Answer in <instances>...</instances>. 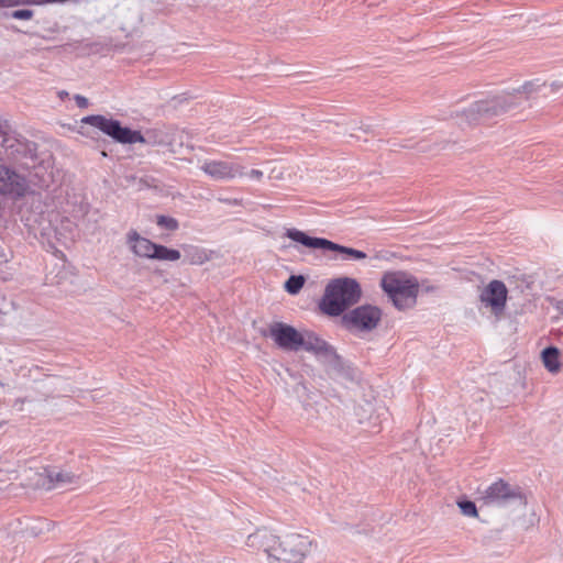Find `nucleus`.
Instances as JSON below:
<instances>
[{
	"label": "nucleus",
	"instance_id": "obj_1",
	"mask_svg": "<svg viewBox=\"0 0 563 563\" xmlns=\"http://www.w3.org/2000/svg\"><path fill=\"white\" fill-rule=\"evenodd\" d=\"M560 88L561 85L555 81L548 84L536 78L526 81L511 92L505 91L473 102L467 109L457 113L455 120L462 129L477 125L518 108L521 104L522 95L526 100H537L548 98Z\"/></svg>",
	"mask_w": 563,
	"mask_h": 563
},
{
	"label": "nucleus",
	"instance_id": "obj_2",
	"mask_svg": "<svg viewBox=\"0 0 563 563\" xmlns=\"http://www.w3.org/2000/svg\"><path fill=\"white\" fill-rule=\"evenodd\" d=\"M81 122L100 130L121 144L144 143L148 145H163L166 143L164 134L161 131L152 130L142 134L140 131L122 126L119 120L106 118L101 114L87 115L81 119Z\"/></svg>",
	"mask_w": 563,
	"mask_h": 563
},
{
	"label": "nucleus",
	"instance_id": "obj_3",
	"mask_svg": "<svg viewBox=\"0 0 563 563\" xmlns=\"http://www.w3.org/2000/svg\"><path fill=\"white\" fill-rule=\"evenodd\" d=\"M362 289L358 282L350 277L331 280L324 290L320 309L328 316H341L347 308L358 302Z\"/></svg>",
	"mask_w": 563,
	"mask_h": 563
},
{
	"label": "nucleus",
	"instance_id": "obj_4",
	"mask_svg": "<svg viewBox=\"0 0 563 563\" xmlns=\"http://www.w3.org/2000/svg\"><path fill=\"white\" fill-rule=\"evenodd\" d=\"M380 287L398 310L412 308L417 302L419 285L416 279L407 278L401 272L385 273Z\"/></svg>",
	"mask_w": 563,
	"mask_h": 563
},
{
	"label": "nucleus",
	"instance_id": "obj_5",
	"mask_svg": "<svg viewBox=\"0 0 563 563\" xmlns=\"http://www.w3.org/2000/svg\"><path fill=\"white\" fill-rule=\"evenodd\" d=\"M479 500L485 506L506 508L527 505L526 496L518 485H511L499 478L483 490H478Z\"/></svg>",
	"mask_w": 563,
	"mask_h": 563
},
{
	"label": "nucleus",
	"instance_id": "obj_6",
	"mask_svg": "<svg viewBox=\"0 0 563 563\" xmlns=\"http://www.w3.org/2000/svg\"><path fill=\"white\" fill-rule=\"evenodd\" d=\"M310 545L309 539L301 534L291 533L282 539L277 537L267 558L268 563H302Z\"/></svg>",
	"mask_w": 563,
	"mask_h": 563
},
{
	"label": "nucleus",
	"instance_id": "obj_7",
	"mask_svg": "<svg viewBox=\"0 0 563 563\" xmlns=\"http://www.w3.org/2000/svg\"><path fill=\"white\" fill-rule=\"evenodd\" d=\"M285 235L308 249L333 251L343 254L344 260L362 261L367 258V254L363 251L334 243L324 238L309 236L295 228L287 229Z\"/></svg>",
	"mask_w": 563,
	"mask_h": 563
},
{
	"label": "nucleus",
	"instance_id": "obj_8",
	"mask_svg": "<svg viewBox=\"0 0 563 563\" xmlns=\"http://www.w3.org/2000/svg\"><path fill=\"white\" fill-rule=\"evenodd\" d=\"M382 310L372 305L358 306L342 316V324L349 331L371 332L382 320Z\"/></svg>",
	"mask_w": 563,
	"mask_h": 563
},
{
	"label": "nucleus",
	"instance_id": "obj_9",
	"mask_svg": "<svg viewBox=\"0 0 563 563\" xmlns=\"http://www.w3.org/2000/svg\"><path fill=\"white\" fill-rule=\"evenodd\" d=\"M263 334L269 336L284 351L297 352L301 350L303 343L302 332L284 322L271 323L268 332Z\"/></svg>",
	"mask_w": 563,
	"mask_h": 563
},
{
	"label": "nucleus",
	"instance_id": "obj_10",
	"mask_svg": "<svg viewBox=\"0 0 563 563\" xmlns=\"http://www.w3.org/2000/svg\"><path fill=\"white\" fill-rule=\"evenodd\" d=\"M508 298V289L504 282L494 279L490 280L481 291L479 301L486 308L490 309V312L500 319L505 312L506 303Z\"/></svg>",
	"mask_w": 563,
	"mask_h": 563
},
{
	"label": "nucleus",
	"instance_id": "obj_11",
	"mask_svg": "<svg viewBox=\"0 0 563 563\" xmlns=\"http://www.w3.org/2000/svg\"><path fill=\"white\" fill-rule=\"evenodd\" d=\"M200 168L213 180H231L244 176V167L229 161L207 159Z\"/></svg>",
	"mask_w": 563,
	"mask_h": 563
},
{
	"label": "nucleus",
	"instance_id": "obj_12",
	"mask_svg": "<svg viewBox=\"0 0 563 563\" xmlns=\"http://www.w3.org/2000/svg\"><path fill=\"white\" fill-rule=\"evenodd\" d=\"M26 179L5 166H0V192L14 198L25 196L27 191Z\"/></svg>",
	"mask_w": 563,
	"mask_h": 563
},
{
	"label": "nucleus",
	"instance_id": "obj_13",
	"mask_svg": "<svg viewBox=\"0 0 563 563\" xmlns=\"http://www.w3.org/2000/svg\"><path fill=\"white\" fill-rule=\"evenodd\" d=\"M323 364L327 366L328 373L333 378L347 382H353L356 378L355 368H353L350 363L345 362L336 351L325 358Z\"/></svg>",
	"mask_w": 563,
	"mask_h": 563
},
{
	"label": "nucleus",
	"instance_id": "obj_14",
	"mask_svg": "<svg viewBox=\"0 0 563 563\" xmlns=\"http://www.w3.org/2000/svg\"><path fill=\"white\" fill-rule=\"evenodd\" d=\"M302 341L301 350L313 353L317 357L321 358L322 362L335 351L332 345L312 331H303Z\"/></svg>",
	"mask_w": 563,
	"mask_h": 563
},
{
	"label": "nucleus",
	"instance_id": "obj_15",
	"mask_svg": "<svg viewBox=\"0 0 563 563\" xmlns=\"http://www.w3.org/2000/svg\"><path fill=\"white\" fill-rule=\"evenodd\" d=\"M126 243L135 256L153 258L152 252H154L156 243L147 238L141 236L136 230H130L128 232Z\"/></svg>",
	"mask_w": 563,
	"mask_h": 563
},
{
	"label": "nucleus",
	"instance_id": "obj_16",
	"mask_svg": "<svg viewBox=\"0 0 563 563\" xmlns=\"http://www.w3.org/2000/svg\"><path fill=\"white\" fill-rule=\"evenodd\" d=\"M46 478L48 481L47 489L63 488L67 485L76 484L79 476L62 468H45Z\"/></svg>",
	"mask_w": 563,
	"mask_h": 563
},
{
	"label": "nucleus",
	"instance_id": "obj_17",
	"mask_svg": "<svg viewBox=\"0 0 563 563\" xmlns=\"http://www.w3.org/2000/svg\"><path fill=\"white\" fill-rule=\"evenodd\" d=\"M277 542V537L267 529H258L246 539V545L256 550H263L267 556L273 545Z\"/></svg>",
	"mask_w": 563,
	"mask_h": 563
},
{
	"label": "nucleus",
	"instance_id": "obj_18",
	"mask_svg": "<svg viewBox=\"0 0 563 563\" xmlns=\"http://www.w3.org/2000/svg\"><path fill=\"white\" fill-rule=\"evenodd\" d=\"M181 247L185 254V262L190 265H202L210 260L208 251L200 246L185 244Z\"/></svg>",
	"mask_w": 563,
	"mask_h": 563
},
{
	"label": "nucleus",
	"instance_id": "obj_19",
	"mask_svg": "<svg viewBox=\"0 0 563 563\" xmlns=\"http://www.w3.org/2000/svg\"><path fill=\"white\" fill-rule=\"evenodd\" d=\"M544 367L552 374L561 371L560 350L555 346H548L541 352Z\"/></svg>",
	"mask_w": 563,
	"mask_h": 563
},
{
	"label": "nucleus",
	"instance_id": "obj_20",
	"mask_svg": "<svg viewBox=\"0 0 563 563\" xmlns=\"http://www.w3.org/2000/svg\"><path fill=\"white\" fill-rule=\"evenodd\" d=\"M153 258L157 261L176 262L180 260L181 254L178 250L169 249L162 244H156L154 252H152Z\"/></svg>",
	"mask_w": 563,
	"mask_h": 563
},
{
	"label": "nucleus",
	"instance_id": "obj_21",
	"mask_svg": "<svg viewBox=\"0 0 563 563\" xmlns=\"http://www.w3.org/2000/svg\"><path fill=\"white\" fill-rule=\"evenodd\" d=\"M305 285L302 275H291L285 283V289L290 295L298 294Z\"/></svg>",
	"mask_w": 563,
	"mask_h": 563
},
{
	"label": "nucleus",
	"instance_id": "obj_22",
	"mask_svg": "<svg viewBox=\"0 0 563 563\" xmlns=\"http://www.w3.org/2000/svg\"><path fill=\"white\" fill-rule=\"evenodd\" d=\"M156 224L168 231H176L179 228V222L177 219L164 214L156 217Z\"/></svg>",
	"mask_w": 563,
	"mask_h": 563
},
{
	"label": "nucleus",
	"instance_id": "obj_23",
	"mask_svg": "<svg viewBox=\"0 0 563 563\" xmlns=\"http://www.w3.org/2000/svg\"><path fill=\"white\" fill-rule=\"evenodd\" d=\"M457 506L464 516L477 517V515H478L476 505L472 500H468V499L460 500V501H457Z\"/></svg>",
	"mask_w": 563,
	"mask_h": 563
},
{
	"label": "nucleus",
	"instance_id": "obj_24",
	"mask_svg": "<svg viewBox=\"0 0 563 563\" xmlns=\"http://www.w3.org/2000/svg\"><path fill=\"white\" fill-rule=\"evenodd\" d=\"M7 15L15 20H30L33 18L34 11L30 9H19L7 13Z\"/></svg>",
	"mask_w": 563,
	"mask_h": 563
},
{
	"label": "nucleus",
	"instance_id": "obj_25",
	"mask_svg": "<svg viewBox=\"0 0 563 563\" xmlns=\"http://www.w3.org/2000/svg\"><path fill=\"white\" fill-rule=\"evenodd\" d=\"M31 4L42 5V0H10V7Z\"/></svg>",
	"mask_w": 563,
	"mask_h": 563
},
{
	"label": "nucleus",
	"instance_id": "obj_26",
	"mask_svg": "<svg viewBox=\"0 0 563 563\" xmlns=\"http://www.w3.org/2000/svg\"><path fill=\"white\" fill-rule=\"evenodd\" d=\"M74 99H75L77 106L81 109L87 108L89 104L88 99L81 95H75Z\"/></svg>",
	"mask_w": 563,
	"mask_h": 563
},
{
	"label": "nucleus",
	"instance_id": "obj_27",
	"mask_svg": "<svg viewBox=\"0 0 563 563\" xmlns=\"http://www.w3.org/2000/svg\"><path fill=\"white\" fill-rule=\"evenodd\" d=\"M244 175H246L245 172H244ZM247 176L250 178H253V179H256V180H261L263 178V172L260 170V169H252L250 173H247Z\"/></svg>",
	"mask_w": 563,
	"mask_h": 563
},
{
	"label": "nucleus",
	"instance_id": "obj_28",
	"mask_svg": "<svg viewBox=\"0 0 563 563\" xmlns=\"http://www.w3.org/2000/svg\"><path fill=\"white\" fill-rule=\"evenodd\" d=\"M0 8H10V0H0Z\"/></svg>",
	"mask_w": 563,
	"mask_h": 563
},
{
	"label": "nucleus",
	"instance_id": "obj_29",
	"mask_svg": "<svg viewBox=\"0 0 563 563\" xmlns=\"http://www.w3.org/2000/svg\"><path fill=\"white\" fill-rule=\"evenodd\" d=\"M58 96H59V98H60L62 100H64L65 98H67V97H68V92H67V91H65V90H62V91H59V92H58Z\"/></svg>",
	"mask_w": 563,
	"mask_h": 563
},
{
	"label": "nucleus",
	"instance_id": "obj_30",
	"mask_svg": "<svg viewBox=\"0 0 563 563\" xmlns=\"http://www.w3.org/2000/svg\"><path fill=\"white\" fill-rule=\"evenodd\" d=\"M358 129L363 130L365 133H369L371 132V126H368V125H366L365 128L360 126Z\"/></svg>",
	"mask_w": 563,
	"mask_h": 563
}]
</instances>
